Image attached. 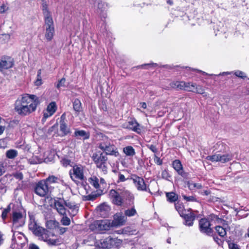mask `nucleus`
I'll list each match as a JSON object with an SVG mask.
<instances>
[{"label":"nucleus","instance_id":"47","mask_svg":"<svg viewBox=\"0 0 249 249\" xmlns=\"http://www.w3.org/2000/svg\"><path fill=\"white\" fill-rule=\"evenodd\" d=\"M184 199L187 201H196V199L194 196H186L185 195L182 196Z\"/></svg>","mask_w":249,"mask_h":249},{"label":"nucleus","instance_id":"22","mask_svg":"<svg viewBox=\"0 0 249 249\" xmlns=\"http://www.w3.org/2000/svg\"><path fill=\"white\" fill-rule=\"evenodd\" d=\"M74 136L77 139H82L83 140H87L89 138V134L83 130H76L74 132Z\"/></svg>","mask_w":249,"mask_h":249},{"label":"nucleus","instance_id":"42","mask_svg":"<svg viewBox=\"0 0 249 249\" xmlns=\"http://www.w3.org/2000/svg\"><path fill=\"white\" fill-rule=\"evenodd\" d=\"M53 115V114H51L49 112L47 111V110H46L43 112V116L42 119V122H45L48 118L52 116Z\"/></svg>","mask_w":249,"mask_h":249},{"label":"nucleus","instance_id":"14","mask_svg":"<svg viewBox=\"0 0 249 249\" xmlns=\"http://www.w3.org/2000/svg\"><path fill=\"white\" fill-rule=\"evenodd\" d=\"M95 228L99 231H107L112 227L111 221L108 220H97L94 222Z\"/></svg>","mask_w":249,"mask_h":249},{"label":"nucleus","instance_id":"64","mask_svg":"<svg viewBox=\"0 0 249 249\" xmlns=\"http://www.w3.org/2000/svg\"><path fill=\"white\" fill-rule=\"evenodd\" d=\"M35 85L36 86H40L42 84V80L41 78H37L35 82Z\"/></svg>","mask_w":249,"mask_h":249},{"label":"nucleus","instance_id":"37","mask_svg":"<svg viewBox=\"0 0 249 249\" xmlns=\"http://www.w3.org/2000/svg\"><path fill=\"white\" fill-rule=\"evenodd\" d=\"M63 217H62L60 222L64 226H69L71 224V219L69 217L67 216L66 215H62Z\"/></svg>","mask_w":249,"mask_h":249},{"label":"nucleus","instance_id":"27","mask_svg":"<svg viewBox=\"0 0 249 249\" xmlns=\"http://www.w3.org/2000/svg\"><path fill=\"white\" fill-rule=\"evenodd\" d=\"M123 152L127 156L132 157L136 154L135 150L131 146H127L124 148Z\"/></svg>","mask_w":249,"mask_h":249},{"label":"nucleus","instance_id":"50","mask_svg":"<svg viewBox=\"0 0 249 249\" xmlns=\"http://www.w3.org/2000/svg\"><path fill=\"white\" fill-rule=\"evenodd\" d=\"M154 160L155 163H156L157 165H161L162 164V160L161 159H160L159 157H158L157 156L155 155Z\"/></svg>","mask_w":249,"mask_h":249},{"label":"nucleus","instance_id":"63","mask_svg":"<svg viewBox=\"0 0 249 249\" xmlns=\"http://www.w3.org/2000/svg\"><path fill=\"white\" fill-rule=\"evenodd\" d=\"M5 172L4 167L3 164L0 162V176L2 175V174Z\"/></svg>","mask_w":249,"mask_h":249},{"label":"nucleus","instance_id":"15","mask_svg":"<svg viewBox=\"0 0 249 249\" xmlns=\"http://www.w3.org/2000/svg\"><path fill=\"white\" fill-rule=\"evenodd\" d=\"M92 159L97 167L106 163L107 160V155L104 154L102 152L94 153L92 156Z\"/></svg>","mask_w":249,"mask_h":249},{"label":"nucleus","instance_id":"24","mask_svg":"<svg viewBox=\"0 0 249 249\" xmlns=\"http://www.w3.org/2000/svg\"><path fill=\"white\" fill-rule=\"evenodd\" d=\"M60 130L61 132V136H65L70 133V129L68 127L66 123L62 122L60 124Z\"/></svg>","mask_w":249,"mask_h":249},{"label":"nucleus","instance_id":"40","mask_svg":"<svg viewBox=\"0 0 249 249\" xmlns=\"http://www.w3.org/2000/svg\"><path fill=\"white\" fill-rule=\"evenodd\" d=\"M197 93L203 94H205L204 89L202 88V87L200 86H196L195 91Z\"/></svg>","mask_w":249,"mask_h":249},{"label":"nucleus","instance_id":"28","mask_svg":"<svg viewBox=\"0 0 249 249\" xmlns=\"http://www.w3.org/2000/svg\"><path fill=\"white\" fill-rule=\"evenodd\" d=\"M113 243H114V239L108 237L106 238L101 244L104 248H110Z\"/></svg>","mask_w":249,"mask_h":249},{"label":"nucleus","instance_id":"41","mask_svg":"<svg viewBox=\"0 0 249 249\" xmlns=\"http://www.w3.org/2000/svg\"><path fill=\"white\" fill-rule=\"evenodd\" d=\"M64 204H65V206L68 207L69 208H70L71 209H73L74 210H75L76 211H77L75 205H74L73 203H72L71 202H69V201H65Z\"/></svg>","mask_w":249,"mask_h":249},{"label":"nucleus","instance_id":"26","mask_svg":"<svg viewBox=\"0 0 249 249\" xmlns=\"http://www.w3.org/2000/svg\"><path fill=\"white\" fill-rule=\"evenodd\" d=\"M89 181L96 189L100 190V185L99 183V179L96 177L93 176L90 178L89 179Z\"/></svg>","mask_w":249,"mask_h":249},{"label":"nucleus","instance_id":"6","mask_svg":"<svg viewBox=\"0 0 249 249\" xmlns=\"http://www.w3.org/2000/svg\"><path fill=\"white\" fill-rule=\"evenodd\" d=\"M45 28V36L48 41H51L54 33V24L52 18L44 19Z\"/></svg>","mask_w":249,"mask_h":249},{"label":"nucleus","instance_id":"43","mask_svg":"<svg viewBox=\"0 0 249 249\" xmlns=\"http://www.w3.org/2000/svg\"><path fill=\"white\" fill-rule=\"evenodd\" d=\"M234 74L238 77L243 79L245 78L247 76L244 72L240 71H236L234 72Z\"/></svg>","mask_w":249,"mask_h":249},{"label":"nucleus","instance_id":"55","mask_svg":"<svg viewBox=\"0 0 249 249\" xmlns=\"http://www.w3.org/2000/svg\"><path fill=\"white\" fill-rule=\"evenodd\" d=\"M1 37L5 41H8L10 39V35L9 34H3L1 35Z\"/></svg>","mask_w":249,"mask_h":249},{"label":"nucleus","instance_id":"5","mask_svg":"<svg viewBox=\"0 0 249 249\" xmlns=\"http://www.w3.org/2000/svg\"><path fill=\"white\" fill-rule=\"evenodd\" d=\"M206 159L213 162L219 161L224 163L231 160L233 155L231 153L224 154L218 152L213 155L207 156Z\"/></svg>","mask_w":249,"mask_h":249},{"label":"nucleus","instance_id":"8","mask_svg":"<svg viewBox=\"0 0 249 249\" xmlns=\"http://www.w3.org/2000/svg\"><path fill=\"white\" fill-rule=\"evenodd\" d=\"M70 175L71 179L75 182L78 180H83L84 175L82 167L77 165L74 166L72 170L70 171Z\"/></svg>","mask_w":249,"mask_h":249},{"label":"nucleus","instance_id":"12","mask_svg":"<svg viewBox=\"0 0 249 249\" xmlns=\"http://www.w3.org/2000/svg\"><path fill=\"white\" fill-rule=\"evenodd\" d=\"M13 225L16 227L23 226L25 223V217L20 212H13L12 216Z\"/></svg>","mask_w":249,"mask_h":249},{"label":"nucleus","instance_id":"34","mask_svg":"<svg viewBox=\"0 0 249 249\" xmlns=\"http://www.w3.org/2000/svg\"><path fill=\"white\" fill-rule=\"evenodd\" d=\"M59 178L54 176H50L46 179H44L45 182L48 184L57 183Z\"/></svg>","mask_w":249,"mask_h":249},{"label":"nucleus","instance_id":"1","mask_svg":"<svg viewBox=\"0 0 249 249\" xmlns=\"http://www.w3.org/2000/svg\"><path fill=\"white\" fill-rule=\"evenodd\" d=\"M39 104V99L36 95L23 94L16 100L14 110L19 115L25 116L35 111Z\"/></svg>","mask_w":249,"mask_h":249},{"label":"nucleus","instance_id":"2","mask_svg":"<svg viewBox=\"0 0 249 249\" xmlns=\"http://www.w3.org/2000/svg\"><path fill=\"white\" fill-rule=\"evenodd\" d=\"M109 196L112 199L113 203L118 206H121L124 199L128 200V205L131 206L133 204L134 196L133 195L127 190H124L119 192L114 189L109 192Z\"/></svg>","mask_w":249,"mask_h":249},{"label":"nucleus","instance_id":"32","mask_svg":"<svg viewBox=\"0 0 249 249\" xmlns=\"http://www.w3.org/2000/svg\"><path fill=\"white\" fill-rule=\"evenodd\" d=\"M6 157L10 159H14L18 155V152L16 150L10 149L6 152Z\"/></svg>","mask_w":249,"mask_h":249},{"label":"nucleus","instance_id":"44","mask_svg":"<svg viewBox=\"0 0 249 249\" xmlns=\"http://www.w3.org/2000/svg\"><path fill=\"white\" fill-rule=\"evenodd\" d=\"M97 168H99L101 170V171L104 174H107V163L103 165H101L100 166L97 167Z\"/></svg>","mask_w":249,"mask_h":249},{"label":"nucleus","instance_id":"23","mask_svg":"<svg viewBox=\"0 0 249 249\" xmlns=\"http://www.w3.org/2000/svg\"><path fill=\"white\" fill-rule=\"evenodd\" d=\"M41 9L42 10L43 14L44 16V19H47V18H52L51 13L48 9V4L45 0H43L41 1Z\"/></svg>","mask_w":249,"mask_h":249},{"label":"nucleus","instance_id":"7","mask_svg":"<svg viewBox=\"0 0 249 249\" xmlns=\"http://www.w3.org/2000/svg\"><path fill=\"white\" fill-rule=\"evenodd\" d=\"M130 179L133 181V183L138 191H145L152 194L150 189L146 186L145 181L142 178L134 175L131 176Z\"/></svg>","mask_w":249,"mask_h":249},{"label":"nucleus","instance_id":"30","mask_svg":"<svg viewBox=\"0 0 249 249\" xmlns=\"http://www.w3.org/2000/svg\"><path fill=\"white\" fill-rule=\"evenodd\" d=\"M175 207L176 210L179 213L180 216L181 215H183V214L185 213L184 212L186 211L184 210V205L182 203H179L178 202L177 203H175Z\"/></svg>","mask_w":249,"mask_h":249},{"label":"nucleus","instance_id":"48","mask_svg":"<svg viewBox=\"0 0 249 249\" xmlns=\"http://www.w3.org/2000/svg\"><path fill=\"white\" fill-rule=\"evenodd\" d=\"M61 162L64 166L67 167L70 164L71 161L68 159L64 158L61 160Z\"/></svg>","mask_w":249,"mask_h":249},{"label":"nucleus","instance_id":"20","mask_svg":"<svg viewBox=\"0 0 249 249\" xmlns=\"http://www.w3.org/2000/svg\"><path fill=\"white\" fill-rule=\"evenodd\" d=\"M107 4L101 1L98 3L96 12L100 15L102 18H105L107 17Z\"/></svg>","mask_w":249,"mask_h":249},{"label":"nucleus","instance_id":"10","mask_svg":"<svg viewBox=\"0 0 249 249\" xmlns=\"http://www.w3.org/2000/svg\"><path fill=\"white\" fill-rule=\"evenodd\" d=\"M35 192L36 194L40 196H45L49 193L48 184L44 180H41L36 184Z\"/></svg>","mask_w":249,"mask_h":249},{"label":"nucleus","instance_id":"9","mask_svg":"<svg viewBox=\"0 0 249 249\" xmlns=\"http://www.w3.org/2000/svg\"><path fill=\"white\" fill-rule=\"evenodd\" d=\"M15 61L13 58L4 56L0 59V71L12 68L14 65Z\"/></svg>","mask_w":249,"mask_h":249},{"label":"nucleus","instance_id":"11","mask_svg":"<svg viewBox=\"0 0 249 249\" xmlns=\"http://www.w3.org/2000/svg\"><path fill=\"white\" fill-rule=\"evenodd\" d=\"M211 223L206 218H202L199 222V228L201 232L210 235L213 232Z\"/></svg>","mask_w":249,"mask_h":249},{"label":"nucleus","instance_id":"53","mask_svg":"<svg viewBox=\"0 0 249 249\" xmlns=\"http://www.w3.org/2000/svg\"><path fill=\"white\" fill-rule=\"evenodd\" d=\"M229 249H240L238 246L233 243L229 244Z\"/></svg>","mask_w":249,"mask_h":249},{"label":"nucleus","instance_id":"36","mask_svg":"<svg viewBox=\"0 0 249 249\" xmlns=\"http://www.w3.org/2000/svg\"><path fill=\"white\" fill-rule=\"evenodd\" d=\"M185 90L189 91H195V87L196 86V84H194L192 83H186L185 82Z\"/></svg>","mask_w":249,"mask_h":249},{"label":"nucleus","instance_id":"21","mask_svg":"<svg viewBox=\"0 0 249 249\" xmlns=\"http://www.w3.org/2000/svg\"><path fill=\"white\" fill-rule=\"evenodd\" d=\"M25 240V237L24 235L20 232H16L13 233L12 240L16 242V244H12L11 247L13 248V246H14V248L15 247L16 244H17L18 246H21L23 244H24L25 243L21 242L19 241V240Z\"/></svg>","mask_w":249,"mask_h":249},{"label":"nucleus","instance_id":"4","mask_svg":"<svg viewBox=\"0 0 249 249\" xmlns=\"http://www.w3.org/2000/svg\"><path fill=\"white\" fill-rule=\"evenodd\" d=\"M29 229L36 236L41 238L47 239L46 232L47 231L39 226L35 220L34 216H30V220L28 224Z\"/></svg>","mask_w":249,"mask_h":249},{"label":"nucleus","instance_id":"39","mask_svg":"<svg viewBox=\"0 0 249 249\" xmlns=\"http://www.w3.org/2000/svg\"><path fill=\"white\" fill-rule=\"evenodd\" d=\"M11 211V207H10V204H9L6 208L4 209L2 212V214H1V217L2 218L3 220H5L7 216V214L8 213L10 212Z\"/></svg>","mask_w":249,"mask_h":249},{"label":"nucleus","instance_id":"49","mask_svg":"<svg viewBox=\"0 0 249 249\" xmlns=\"http://www.w3.org/2000/svg\"><path fill=\"white\" fill-rule=\"evenodd\" d=\"M177 89H184L185 82L183 81H177Z\"/></svg>","mask_w":249,"mask_h":249},{"label":"nucleus","instance_id":"13","mask_svg":"<svg viewBox=\"0 0 249 249\" xmlns=\"http://www.w3.org/2000/svg\"><path fill=\"white\" fill-rule=\"evenodd\" d=\"M127 220V217L122 213H118L113 216V220L111 222L112 227H120L124 225Z\"/></svg>","mask_w":249,"mask_h":249},{"label":"nucleus","instance_id":"19","mask_svg":"<svg viewBox=\"0 0 249 249\" xmlns=\"http://www.w3.org/2000/svg\"><path fill=\"white\" fill-rule=\"evenodd\" d=\"M172 166L178 175L183 178H186L187 177L188 174L183 171L182 164L179 160H176L173 161Z\"/></svg>","mask_w":249,"mask_h":249},{"label":"nucleus","instance_id":"31","mask_svg":"<svg viewBox=\"0 0 249 249\" xmlns=\"http://www.w3.org/2000/svg\"><path fill=\"white\" fill-rule=\"evenodd\" d=\"M57 109V106L54 102H51L47 106L46 110L51 114H53Z\"/></svg>","mask_w":249,"mask_h":249},{"label":"nucleus","instance_id":"17","mask_svg":"<svg viewBox=\"0 0 249 249\" xmlns=\"http://www.w3.org/2000/svg\"><path fill=\"white\" fill-rule=\"evenodd\" d=\"M191 212L188 211L187 213H184L183 215H181L184 219V224L187 226H192L194 224V221L195 220L196 215L192 212L191 209H190Z\"/></svg>","mask_w":249,"mask_h":249},{"label":"nucleus","instance_id":"35","mask_svg":"<svg viewBox=\"0 0 249 249\" xmlns=\"http://www.w3.org/2000/svg\"><path fill=\"white\" fill-rule=\"evenodd\" d=\"M215 229L219 236L224 237L226 235V231L224 228L222 227L217 226L215 227Z\"/></svg>","mask_w":249,"mask_h":249},{"label":"nucleus","instance_id":"46","mask_svg":"<svg viewBox=\"0 0 249 249\" xmlns=\"http://www.w3.org/2000/svg\"><path fill=\"white\" fill-rule=\"evenodd\" d=\"M65 82H66V79L65 78H62L61 80H60L57 85H56V88L57 89H60L61 87H64L65 86Z\"/></svg>","mask_w":249,"mask_h":249},{"label":"nucleus","instance_id":"57","mask_svg":"<svg viewBox=\"0 0 249 249\" xmlns=\"http://www.w3.org/2000/svg\"><path fill=\"white\" fill-rule=\"evenodd\" d=\"M7 7H6V6H5L4 5H2L1 6H0V14H2V13H4L7 10Z\"/></svg>","mask_w":249,"mask_h":249},{"label":"nucleus","instance_id":"25","mask_svg":"<svg viewBox=\"0 0 249 249\" xmlns=\"http://www.w3.org/2000/svg\"><path fill=\"white\" fill-rule=\"evenodd\" d=\"M166 196L170 202H175L178 199V195L173 192L166 193Z\"/></svg>","mask_w":249,"mask_h":249},{"label":"nucleus","instance_id":"38","mask_svg":"<svg viewBox=\"0 0 249 249\" xmlns=\"http://www.w3.org/2000/svg\"><path fill=\"white\" fill-rule=\"evenodd\" d=\"M161 177L162 178L166 179L168 181H171V176L169 174L168 170L166 169H165L164 170L162 171L161 173Z\"/></svg>","mask_w":249,"mask_h":249},{"label":"nucleus","instance_id":"59","mask_svg":"<svg viewBox=\"0 0 249 249\" xmlns=\"http://www.w3.org/2000/svg\"><path fill=\"white\" fill-rule=\"evenodd\" d=\"M14 177L16 178L19 179H22L23 178V175H22V174L21 173H16L14 175Z\"/></svg>","mask_w":249,"mask_h":249},{"label":"nucleus","instance_id":"16","mask_svg":"<svg viewBox=\"0 0 249 249\" xmlns=\"http://www.w3.org/2000/svg\"><path fill=\"white\" fill-rule=\"evenodd\" d=\"M65 200L63 199L58 198L54 202V208L60 215L66 214V209L65 208Z\"/></svg>","mask_w":249,"mask_h":249},{"label":"nucleus","instance_id":"45","mask_svg":"<svg viewBox=\"0 0 249 249\" xmlns=\"http://www.w3.org/2000/svg\"><path fill=\"white\" fill-rule=\"evenodd\" d=\"M47 239L42 238L43 240L46 241L49 245H55L57 243V240L54 239H48V236L46 234Z\"/></svg>","mask_w":249,"mask_h":249},{"label":"nucleus","instance_id":"58","mask_svg":"<svg viewBox=\"0 0 249 249\" xmlns=\"http://www.w3.org/2000/svg\"><path fill=\"white\" fill-rule=\"evenodd\" d=\"M158 64L157 63H148V64H145L144 65H141L140 67L144 68L145 66H157Z\"/></svg>","mask_w":249,"mask_h":249},{"label":"nucleus","instance_id":"62","mask_svg":"<svg viewBox=\"0 0 249 249\" xmlns=\"http://www.w3.org/2000/svg\"><path fill=\"white\" fill-rule=\"evenodd\" d=\"M188 187L191 190H194L195 188V183L191 182L188 183Z\"/></svg>","mask_w":249,"mask_h":249},{"label":"nucleus","instance_id":"52","mask_svg":"<svg viewBox=\"0 0 249 249\" xmlns=\"http://www.w3.org/2000/svg\"><path fill=\"white\" fill-rule=\"evenodd\" d=\"M147 147L150 150H151L153 152L155 153L158 152V149L157 148L156 146L154 145H148Z\"/></svg>","mask_w":249,"mask_h":249},{"label":"nucleus","instance_id":"54","mask_svg":"<svg viewBox=\"0 0 249 249\" xmlns=\"http://www.w3.org/2000/svg\"><path fill=\"white\" fill-rule=\"evenodd\" d=\"M213 239L214 240V241L219 245H221L222 243V240L217 236H213Z\"/></svg>","mask_w":249,"mask_h":249},{"label":"nucleus","instance_id":"61","mask_svg":"<svg viewBox=\"0 0 249 249\" xmlns=\"http://www.w3.org/2000/svg\"><path fill=\"white\" fill-rule=\"evenodd\" d=\"M29 249H39V248L35 244H30L29 246Z\"/></svg>","mask_w":249,"mask_h":249},{"label":"nucleus","instance_id":"51","mask_svg":"<svg viewBox=\"0 0 249 249\" xmlns=\"http://www.w3.org/2000/svg\"><path fill=\"white\" fill-rule=\"evenodd\" d=\"M126 180L124 176L121 173H119L118 174V180H117V182L119 183L120 182H124Z\"/></svg>","mask_w":249,"mask_h":249},{"label":"nucleus","instance_id":"60","mask_svg":"<svg viewBox=\"0 0 249 249\" xmlns=\"http://www.w3.org/2000/svg\"><path fill=\"white\" fill-rule=\"evenodd\" d=\"M67 229H68V228H64V227H60V228H59V233L61 234H63V233H64L66 231Z\"/></svg>","mask_w":249,"mask_h":249},{"label":"nucleus","instance_id":"33","mask_svg":"<svg viewBox=\"0 0 249 249\" xmlns=\"http://www.w3.org/2000/svg\"><path fill=\"white\" fill-rule=\"evenodd\" d=\"M124 216L126 217H131L133 216H134L135 214H137V211L136 209H135L134 207L133 206L131 209H128L124 211Z\"/></svg>","mask_w":249,"mask_h":249},{"label":"nucleus","instance_id":"56","mask_svg":"<svg viewBox=\"0 0 249 249\" xmlns=\"http://www.w3.org/2000/svg\"><path fill=\"white\" fill-rule=\"evenodd\" d=\"M199 193L203 196H208L210 194V191L209 190H202L199 192Z\"/></svg>","mask_w":249,"mask_h":249},{"label":"nucleus","instance_id":"29","mask_svg":"<svg viewBox=\"0 0 249 249\" xmlns=\"http://www.w3.org/2000/svg\"><path fill=\"white\" fill-rule=\"evenodd\" d=\"M73 108L76 112H80L82 111V104L80 101L75 99L73 102Z\"/></svg>","mask_w":249,"mask_h":249},{"label":"nucleus","instance_id":"3","mask_svg":"<svg viewBox=\"0 0 249 249\" xmlns=\"http://www.w3.org/2000/svg\"><path fill=\"white\" fill-rule=\"evenodd\" d=\"M102 137V139L98 143V147L105 153V155L118 156L119 152L113 141L106 136H103Z\"/></svg>","mask_w":249,"mask_h":249},{"label":"nucleus","instance_id":"18","mask_svg":"<svg viewBox=\"0 0 249 249\" xmlns=\"http://www.w3.org/2000/svg\"><path fill=\"white\" fill-rule=\"evenodd\" d=\"M125 128L132 130L138 134L141 133L142 128V126L135 120L129 121Z\"/></svg>","mask_w":249,"mask_h":249}]
</instances>
